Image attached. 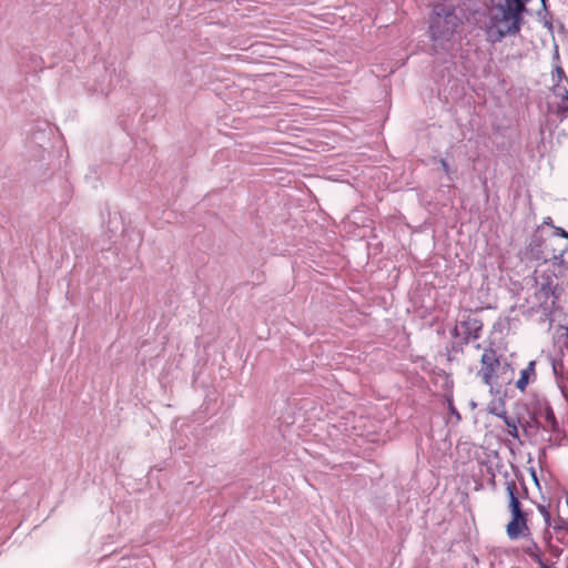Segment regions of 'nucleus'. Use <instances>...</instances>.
Returning a JSON list of instances; mask_svg holds the SVG:
<instances>
[{"label":"nucleus","instance_id":"12","mask_svg":"<svg viewBox=\"0 0 568 568\" xmlns=\"http://www.w3.org/2000/svg\"><path fill=\"white\" fill-rule=\"evenodd\" d=\"M442 166H443V170H444L447 174H449V173H450L449 166H448V164H447V162H446V161H444V160L442 161Z\"/></svg>","mask_w":568,"mask_h":568},{"label":"nucleus","instance_id":"14","mask_svg":"<svg viewBox=\"0 0 568 568\" xmlns=\"http://www.w3.org/2000/svg\"><path fill=\"white\" fill-rule=\"evenodd\" d=\"M552 527H554L555 529H562V528L565 527V524H564V521H560V523H558V524H555Z\"/></svg>","mask_w":568,"mask_h":568},{"label":"nucleus","instance_id":"4","mask_svg":"<svg viewBox=\"0 0 568 568\" xmlns=\"http://www.w3.org/2000/svg\"><path fill=\"white\" fill-rule=\"evenodd\" d=\"M552 80L556 83L548 98L549 109L557 114L566 115L568 113V79L559 65H556L552 71Z\"/></svg>","mask_w":568,"mask_h":568},{"label":"nucleus","instance_id":"10","mask_svg":"<svg viewBox=\"0 0 568 568\" xmlns=\"http://www.w3.org/2000/svg\"><path fill=\"white\" fill-rule=\"evenodd\" d=\"M537 509H538L539 514L542 516L545 525L547 527H551L552 526L551 516H550L548 507L545 505H538Z\"/></svg>","mask_w":568,"mask_h":568},{"label":"nucleus","instance_id":"3","mask_svg":"<svg viewBox=\"0 0 568 568\" xmlns=\"http://www.w3.org/2000/svg\"><path fill=\"white\" fill-rule=\"evenodd\" d=\"M506 490L509 497L508 508L511 514V520L508 523L506 531L510 539L515 540L525 536L528 531L527 519L521 510L519 499L516 495L517 485L514 480L506 483Z\"/></svg>","mask_w":568,"mask_h":568},{"label":"nucleus","instance_id":"13","mask_svg":"<svg viewBox=\"0 0 568 568\" xmlns=\"http://www.w3.org/2000/svg\"><path fill=\"white\" fill-rule=\"evenodd\" d=\"M442 166H443V170H444L447 174H449V173H450L449 166H448V164H447V162H446V161H444V160L442 161Z\"/></svg>","mask_w":568,"mask_h":568},{"label":"nucleus","instance_id":"2","mask_svg":"<svg viewBox=\"0 0 568 568\" xmlns=\"http://www.w3.org/2000/svg\"><path fill=\"white\" fill-rule=\"evenodd\" d=\"M462 23L456 9L449 4L437 6L430 23V34L434 41L444 44L452 40Z\"/></svg>","mask_w":568,"mask_h":568},{"label":"nucleus","instance_id":"15","mask_svg":"<svg viewBox=\"0 0 568 568\" xmlns=\"http://www.w3.org/2000/svg\"><path fill=\"white\" fill-rule=\"evenodd\" d=\"M513 432H509L510 435H514V436H518V428L517 427H514L511 428Z\"/></svg>","mask_w":568,"mask_h":568},{"label":"nucleus","instance_id":"9","mask_svg":"<svg viewBox=\"0 0 568 568\" xmlns=\"http://www.w3.org/2000/svg\"><path fill=\"white\" fill-rule=\"evenodd\" d=\"M564 552L562 549L552 548L549 547L548 554L549 556H546L541 559V564H537L539 568H556L555 561L552 560L554 557H559Z\"/></svg>","mask_w":568,"mask_h":568},{"label":"nucleus","instance_id":"11","mask_svg":"<svg viewBox=\"0 0 568 568\" xmlns=\"http://www.w3.org/2000/svg\"><path fill=\"white\" fill-rule=\"evenodd\" d=\"M485 454H486L487 460L486 462H480L481 464H486L487 462L490 460L491 457L497 458V456H498L496 449H488Z\"/></svg>","mask_w":568,"mask_h":568},{"label":"nucleus","instance_id":"5","mask_svg":"<svg viewBox=\"0 0 568 568\" xmlns=\"http://www.w3.org/2000/svg\"><path fill=\"white\" fill-rule=\"evenodd\" d=\"M508 369L507 365H501L497 358L496 352L493 349H486L481 355V367L478 375L483 382L490 387L497 384L500 375L506 373Z\"/></svg>","mask_w":568,"mask_h":568},{"label":"nucleus","instance_id":"6","mask_svg":"<svg viewBox=\"0 0 568 568\" xmlns=\"http://www.w3.org/2000/svg\"><path fill=\"white\" fill-rule=\"evenodd\" d=\"M523 430L530 436L547 442L548 446H560L568 440L566 428H523Z\"/></svg>","mask_w":568,"mask_h":568},{"label":"nucleus","instance_id":"8","mask_svg":"<svg viewBox=\"0 0 568 568\" xmlns=\"http://www.w3.org/2000/svg\"><path fill=\"white\" fill-rule=\"evenodd\" d=\"M523 550L535 564H541V559L547 556L534 541L526 545Z\"/></svg>","mask_w":568,"mask_h":568},{"label":"nucleus","instance_id":"1","mask_svg":"<svg viewBox=\"0 0 568 568\" xmlns=\"http://www.w3.org/2000/svg\"><path fill=\"white\" fill-rule=\"evenodd\" d=\"M530 0H504L503 4L488 11L485 33L489 42H499L508 34H515L520 29L521 14Z\"/></svg>","mask_w":568,"mask_h":568},{"label":"nucleus","instance_id":"16","mask_svg":"<svg viewBox=\"0 0 568 568\" xmlns=\"http://www.w3.org/2000/svg\"><path fill=\"white\" fill-rule=\"evenodd\" d=\"M545 1H546V0H541V2H542V4H544V6H545Z\"/></svg>","mask_w":568,"mask_h":568},{"label":"nucleus","instance_id":"7","mask_svg":"<svg viewBox=\"0 0 568 568\" xmlns=\"http://www.w3.org/2000/svg\"><path fill=\"white\" fill-rule=\"evenodd\" d=\"M535 365H536L535 361H530L528 363L527 367H525L520 372V377L516 383V386L518 389L525 390L527 385L529 384V382L535 378V376H536Z\"/></svg>","mask_w":568,"mask_h":568}]
</instances>
